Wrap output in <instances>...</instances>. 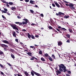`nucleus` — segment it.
<instances>
[{"mask_svg":"<svg viewBox=\"0 0 76 76\" xmlns=\"http://www.w3.org/2000/svg\"><path fill=\"white\" fill-rule=\"evenodd\" d=\"M27 23H28V22H27V21H23L22 22H15V23L16 24H18L19 26H21L22 25H26L27 24Z\"/></svg>","mask_w":76,"mask_h":76,"instance_id":"f257e3e1","label":"nucleus"},{"mask_svg":"<svg viewBox=\"0 0 76 76\" xmlns=\"http://www.w3.org/2000/svg\"><path fill=\"white\" fill-rule=\"evenodd\" d=\"M10 26H11V27L13 29H15V30H16L17 31H19V29H18V28L17 27V26H16V24H10Z\"/></svg>","mask_w":76,"mask_h":76,"instance_id":"f03ea898","label":"nucleus"},{"mask_svg":"<svg viewBox=\"0 0 76 76\" xmlns=\"http://www.w3.org/2000/svg\"><path fill=\"white\" fill-rule=\"evenodd\" d=\"M31 75H32L33 76H34V74H35V75L37 76H41V75L37 72H35V71H31Z\"/></svg>","mask_w":76,"mask_h":76,"instance_id":"7ed1b4c3","label":"nucleus"},{"mask_svg":"<svg viewBox=\"0 0 76 76\" xmlns=\"http://www.w3.org/2000/svg\"><path fill=\"white\" fill-rule=\"evenodd\" d=\"M60 67H62V69L64 70V72H67V69H66V66H64V65L61 64Z\"/></svg>","mask_w":76,"mask_h":76,"instance_id":"20e7f679","label":"nucleus"},{"mask_svg":"<svg viewBox=\"0 0 76 76\" xmlns=\"http://www.w3.org/2000/svg\"><path fill=\"white\" fill-rule=\"evenodd\" d=\"M2 41L3 42H4V43H5V44H9V45H10V43H9L8 42V41L6 40H2Z\"/></svg>","mask_w":76,"mask_h":76,"instance_id":"39448f33","label":"nucleus"},{"mask_svg":"<svg viewBox=\"0 0 76 76\" xmlns=\"http://www.w3.org/2000/svg\"><path fill=\"white\" fill-rule=\"evenodd\" d=\"M62 44H63V43L61 41H59L58 43V46H60Z\"/></svg>","mask_w":76,"mask_h":76,"instance_id":"423d86ee","label":"nucleus"},{"mask_svg":"<svg viewBox=\"0 0 76 76\" xmlns=\"http://www.w3.org/2000/svg\"><path fill=\"white\" fill-rule=\"evenodd\" d=\"M34 59H36V60H38V59H37V58L35 57L34 56H32L31 58L30 59V60H34Z\"/></svg>","mask_w":76,"mask_h":76,"instance_id":"0eeeda50","label":"nucleus"},{"mask_svg":"<svg viewBox=\"0 0 76 76\" xmlns=\"http://www.w3.org/2000/svg\"><path fill=\"white\" fill-rule=\"evenodd\" d=\"M59 66L60 67V68L59 69V71H60V72H63V69H61V68H62V67H60V66H61V64Z\"/></svg>","mask_w":76,"mask_h":76,"instance_id":"6e6552de","label":"nucleus"},{"mask_svg":"<svg viewBox=\"0 0 76 76\" xmlns=\"http://www.w3.org/2000/svg\"><path fill=\"white\" fill-rule=\"evenodd\" d=\"M12 34H13V36L15 38H17L16 37V32L15 31H14Z\"/></svg>","mask_w":76,"mask_h":76,"instance_id":"1a4fd4ad","label":"nucleus"},{"mask_svg":"<svg viewBox=\"0 0 76 76\" xmlns=\"http://www.w3.org/2000/svg\"><path fill=\"white\" fill-rule=\"evenodd\" d=\"M24 74L26 76H30V75H29V74L27 72H25Z\"/></svg>","mask_w":76,"mask_h":76,"instance_id":"9d476101","label":"nucleus"},{"mask_svg":"<svg viewBox=\"0 0 76 76\" xmlns=\"http://www.w3.org/2000/svg\"><path fill=\"white\" fill-rule=\"evenodd\" d=\"M11 56L12 58H13V59H15V55H14L13 54L11 53Z\"/></svg>","mask_w":76,"mask_h":76,"instance_id":"9b49d317","label":"nucleus"},{"mask_svg":"<svg viewBox=\"0 0 76 76\" xmlns=\"http://www.w3.org/2000/svg\"><path fill=\"white\" fill-rule=\"evenodd\" d=\"M48 58L50 61H53V60L52 59V58H51L50 56H48Z\"/></svg>","mask_w":76,"mask_h":76,"instance_id":"f8f14e48","label":"nucleus"},{"mask_svg":"<svg viewBox=\"0 0 76 76\" xmlns=\"http://www.w3.org/2000/svg\"><path fill=\"white\" fill-rule=\"evenodd\" d=\"M52 31H53V32H54V31L55 32H56V33H57V34H58V32H57V31H56V30L53 28V29H52Z\"/></svg>","mask_w":76,"mask_h":76,"instance_id":"ddd939ff","label":"nucleus"},{"mask_svg":"<svg viewBox=\"0 0 76 76\" xmlns=\"http://www.w3.org/2000/svg\"><path fill=\"white\" fill-rule=\"evenodd\" d=\"M68 30H69L70 33H73V31L72 30V29L69 28L68 29Z\"/></svg>","mask_w":76,"mask_h":76,"instance_id":"4468645a","label":"nucleus"},{"mask_svg":"<svg viewBox=\"0 0 76 76\" xmlns=\"http://www.w3.org/2000/svg\"><path fill=\"white\" fill-rule=\"evenodd\" d=\"M27 54H28V55L29 56H32V54L30 52H28L27 53Z\"/></svg>","mask_w":76,"mask_h":76,"instance_id":"2eb2a0df","label":"nucleus"},{"mask_svg":"<svg viewBox=\"0 0 76 76\" xmlns=\"http://www.w3.org/2000/svg\"><path fill=\"white\" fill-rule=\"evenodd\" d=\"M34 3H35V1H33L32 0H30V3H31V4H34Z\"/></svg>","mask_w":76,"mask_h":76,"instance_id":"dca6fc26","label":"nucleus"},{"mask_svg":"<svg viewBox=\"0 0 76 76\" xmlns=\"http://www.w3.org/2000/svg\"><path fill=\"white\" fill-rule=\"evenodd\" d=\"M58 14L59 15H64V13H62L61 12H58Z\"/></svg>","mask_w":76,"mask_h":76,"instance_id":"f3484780","label":"nucleus"},{"mask_svg":"<svg viewBox=\"0 0 76 76\" xmlns=\"http://www.w3.org/2000/svg\"><path fill=\"white\" fill-rule=\"evenodd\" d=\"M28 38H31V35H30V34H29V33H28Z\"/></svg>","mask_w":76,"mask_h":76,"instance_id":"a211bd4d","label":"nucleus"},{"mask_svg":"<svg viewBox=\"0 0 76 76\" xmlns=\"http://www.w3.org/2000/svg\"><path fill=\"white\" fill-rule=\"evenodd\" d=\"M69 18V15H65L64 16V18L65 19H67V18Z\"/></svg>","mask_w":76,"mask_h":76,"instance_id":"6ab92c4d","label":"nucleus"},{"mask_svg":"<svg viewBox=\"0 0 76 76\" xmlns=\"http://www.w3.org/2000/svg\"><path fill=\"white\" fill-rule=\"evenodd\" d=\"M1 0L2 2L3 3H7V2H6V1H5L4 0Z\"/></svg>","mask_w":76,"mask_h":76,"instance_id":"aec40b11","label":"nucleus"},{"mask_svg":"<svg viewBox=\"0 0 76 76\" xmlns=\"http://www.w3.org/2000/svg\"><path fill=\"white\" fill-rule=\"evenodd\" d=\"M45 57H49V55H48V53H45Z\"/></svg>","mask_w":76,"mask_h":76,"instance_id":"412c9836","label":"nucleus"},{"mask_svg":"<svg viewBox=\"0 0 76 76\" xmlns=\"http://www.w3.org/2000/svg\"><path fill=\"white\" fill-rule=\"evenodd\" d=\"M3 55H4V53L1 51H0V55H1V56H3Z\"/></svg>","mask_w":76,"mask_h":76,"instance_id":"4be33fe9","label":"nucleus"},{"mask_svg":"<svg viewBox=\"0 0 76 76\" xmlns=\"http://www.w3.org/2000/svg\"><path fill=\"white\" fill-rule=\"evenodd\" d=\"M41 60H42V61H45V60L44 59V58H41Z\"/></svg>","mask_w":76,"mask_h":76,"instance_id":"5701e85b","label":"nucleus"},{"mask_svg":"<svg viewBox=\"0 0 76 76\" xmlns=\"http://www.w3.org/2000/svg\"><path fill=\"white\" fill-rule=\"evenodd\" d=\"M69 7H71L72 6H74V5H73V4H72V3H70L69 4Z\"/></svg>","mask_w":76,"mask_h":76,"instance_id":"b1692460","label":"nucleus"},{"mask_svg":"<svg viewBox=\"0 0 76 76\" xmlns=\"http://www.w3.org/2000/svg\"><path fill=\"white\" fill-rule=\"evenodd\" d=\"M66 37L68 38H70V34H67L66 35Z\"/></svg>","mask_w":76,"mask_h":76,"instance_id":"393cba45","label":"nucleus"},{"mask_svg":"<svg viewBox=\"0 0 76 76\" xmlns=\"http://www.w3.org/2000/svg\"><path fill=\"white\" fill-rule=\"evenodd\" d=\"M56 72H57V73H58V74H61V71L58 70H57V71H56Z\"/></svg>","mask_w":76,"mask_h":76,"instance_id":"a878e982","label":"nucleus"},{"mask_svg":"<svg viewBox=\"0 0 76 76\" xmlns=\"http://www.w3.org/2000/svg\"><path fill=\"white\" fill-rule=\"evenodd\" d=\"M23 20H25V21H27V22H29V21L27 19H26V18L23 19Z\"/></svg>","mask_w":76,"mask_h":76,"instance_id":"bb28decb","label":"nucleus"},{"mask_svg":"<svg viewBox=\"0 0 76 76\" xmlns=\"http://www.w3.org/2000/svg\"><path fill=\"white\" fill-rule=\"evenodd\" d=\"M11 9L12 10H13L14 9H16V7H12L11 8Z\"/></svg>","mask_w":76,"mask_h":76,"instance_id":"cd10ccee","label":"nucleus"},{"mask_svg":"<svg viewBox=\"0 0 76 76\" xmlns=\"http://www.w3.org/2000/svg\"><path fill=\"white\" fill-rule=\"evenodd\" d=\"M48 28L50 29H53V27H52L51 26H49L48 27Z\"/></svg>","mask_w":76,"mask_h":76,"instance_id":"c85d7f7f","label":"nucleus"},{"mask_svg":"<svg viewBox=\"0 0 76 76\" xmlns=\"http://www.w3.org/2000/svg\"><path fill=\"white\" fill-rule=\"evenodd\" d=\"M61 30H63V31H67V29H66L65 28H61Z\"/></svg>","mask_w":76,"mask_h":76,"instance_id":"c756f323","label":"nucleus"},{"mask_svg":"<svg viewBox=\"0 0 76 76\" xmlns=\"http://www.w3.org/2000/svg\"><path fill=\"white\" fill-rule=\"evenodd\" d=\"M52 58H53L54 59H55L56 58V56H54V55H52Z\"/></svg>","mask_w":76,"mask_h":76,"instance_id":"7c9ffc66","label":"nucleus"},{"mask_svg":"<svg viewBox=\"0 0 76 76\" xmlns=\"http://www.w3.org/2000/svg\"><path fill=\"white\" fill-rule=\"evenodd\" d=\"M9 4H10V5H13V3L10 2H9Z\"/></svg>","mask_w":76,"mask_h":76,"instance_id":"2f4dec72","label":"nucleus"},{"mask_svg":"<svg viewBox=\"0 0 76 76\" xmlns=\"http://www.w3.org/2000/svg\"><path fill=\"white\" fill-rule=\"evenodd\" d=\"M56 6H57L58 7H60V5H59L57 3L56 5Z\"/></svg>","mask_w":76,"mask_h":76,"instance_id":"473e14b6","label":"nucleus"},{"mask_svg":"<svg viewBox=\"0 0 76 76\" xmlns=\"http://www.w3.org/2000/svg\"><path fill=\"white\" fill-rule=\"evenodd\" d=\"M39 54H42V51H41V50L39 51Z\"/></svg>","mask_w":76,"mask_h":76,"instance_id":"72a5a7b5","label":"nucleus"},{"mask_svg":"<svg viewBox=\"0 0 76 76\" xmlns=\"http://www.w3.org/2000/svg\"><path fill=\"white\" fill-rule=\"evenodd\" d=\"M30 12H31V13H34V11L32 10H30Z\"/></svg>","mask_w":76,"mask_h":76,"instance_id":"f704fd0d","label":"nucleus"},{"mask_svg":"<svg viewBox=\"0 0 76 76\" xmlns=\"http://www.w3.org/2000/svg\"><path fill=\"white\" fill-rule=\"evenodd\" d=\"M7 13V14L8 15H9V16H10V14L9 12H6V13Z\"/></svg>","mask_w":76,"mask_h":76,"instance_id":"c9c22d12","label":"nucleus"},{"mask_svg":"<svg viewBox=\"0 0 76 76\" xmlns=\"http://www.w3.org/2000/svg\"><path fill=\"white\" fill-rule=\"evenodd\" d=\"M2 17L3 18V19H6V18L5 17H4V16L3 15H2Z\"/></svg>","mask_w":76,"mask_h":76,"instance_id":"e433bc0d","label":"nucleus"},{"mask_svg":"<svg viewBox=\"0 0 76 76\" xmlns=\"http://www.w3.org/2000/svg\"><path fill=\"white\" fill-rule=\"evenodd\" d=\"M1 12H3L4 13H6V12L3 10H1Z\"/></svg>","mask_w":76,"mask_h":76,"instance_id":"4c0bfd02","label":"nucleus"},{"mask_svg":"<svg viewBox=\"0 0 76 76\" xmlns=\"http://www.w3.org/2000/svg\"><path fill=\"white\" fill-rule=\"evenodd\" d=\"M4 9L5 12H7V9L6 8H4Z\"/></svg>","mask_w":76,"mask_h":76,"instance_id":"58836bf2","label":"nucleus"},{"mask_svg":"<svg viewBox=\"0 0 76 76\" xmlns=\"http://www.w3.org/2000/svg\"><path fill=\"white\" fill-rule=\"evenodd\" d=\"M31 38H32V39H34V38H35V37H34V35H32Z\"/></svg>","mask_w":76,"mask_h":76,"instance_id":"ea45409f","label":"nucleus"},{"mask_svg":"<svg viewBox=\"0 0 76 76\" xmlns=\"http://www.w3.org/2000/svg\"><path fill=\"white\" fill-rule=\"evenodd\" d=\"M67 72L69 73V74H71V71L70 70L67 71Z\"/></svg>","mask_w":76,"mask_h":76,"instance_id":"a19ab883","label":"nucleus"},{"mask_svg":"<svg viewBox=\"0 0 76 76\" xmlns=\"http://www.w3.org/2000/svg\"><path fill=\"white\" fill-rule=\"evenodd\" d=\"M7 64H8V66H10L11 67H12V66L10 64V63H7Z\"/></svg>","mask_w":76,"mask_h":76,"instance_id":"79ce46f5","label":"nucleus"},{"mask_svg":"<svg viewBox=\"0 0 76 76\" xmlns=\"http://www.w3.org/2000/svg\"><path fill=\"white\" fill-rule=\"evenodd\" d=\"M1 46H2V47H4V46L5 45L4 44H2L1 45Z\"/></svg>","mask_w":76,"mask_h":76,"instance_id":"37998d69","label":"nucleus"},{"mask_svg":"<svg viewBox=\"0 0 76 76\" xmlns=\"http://www.w3.org/2000/svg\"><path fill=\"white\" fill-rule=\"evenodd\" d=\"M0 66L1 67H2V68H4V66H3V65L1 64H0Z\"/></svg>","mask_w":76,"mask_h":76,"instance_id":"c03bdc74","label":"nucleus"},{"mask_svg":"<svg viewBox=\"0 0 76 76\" xmlns=\"http://www.w3.org/2000/svg\"><path fill=\"white\" fill-rule=\"evenodd\" d=\"M35 37L36 38H38L39 37V35H35Z\"/></svg>","mask_w":76,"mask_h":76,"instance_id":"a18cd8bd","label":"nucleus"},{"mask_svg":"<svg viewBox=\"0 0 76 76\" xmlns=\"http://www.w3.org/2000/svg\"><path fill=\"white\" fill-rule=\"evenodd\" d=\"M66 42H68V43H70V40L68 39L66 41Z\"/></svg>","mask_w":76,"mask_h":76,"instance_id":"49530a36","label":"nucleus"},{"mask_svg":"<svg viewBox=\"0 0 76 76\" xmlns=\"http://www.w3.org/2000/svg\"><path fill=\"white\" fill-rule=\"evenodd\" d=\"M22 31H23V32H26V30L25 29H23L22 30Z\"/></svg>","mask_w":76,"mask_h":76,"instance_id":"de8ad7c7","label":"nucleus"},{"mask_svg":"<svg viewBox=\"0 0 76 76\" xmlns=\"http://www.w3.org/2000/svg\"><path fill=\"white\" fill-rule=\"evenodd\" d=\"M15 41L17 42H18V39H15Z\"/></svg>","mask_w":76,"mask_h":76,"instance_id":"09e8293b","label":"nucleus"},{"mask_svg":"<svg viewBox=\"0 0 76 76\" xmlns=\"http://www.w3.org/2000/svg\"><path fill=\"white\" fill-rule=\"evenodd\" d=\"M52 5L53 7H56V5L54 3L52 4Z\"/></svg>","mask_w":76,"mask_h":76,"instance_id":"8fccbe9b","label":"nucleus"},{"mask_svg":"<svg viewBox=\"0 0 76 76\" xmlns=\"http://www.w3.org/2000/svg\"><path fill=\"white\" fill-rule=\"evenodd\" d=\"M5 48H8V46L6 45H5V46L4 47Z\"/></svg>","mask_w":76,"mask_h":76,"instance_id":"3c124183","label":"nucleus"},{"mask_svg":"<svg viewBox=\"0 0 76 76\" xmlns=\"http://www.w3.org/2000/svg\"><path fill=\"white\" fill-rule=\"evenodd\" d=\"M40 15L42 17H44V15H43V14H41Z\"/></svg>","mask_w":76,"mask_h":76,"instance_id":"603ef678","label":"nucleus"},{"mask_svg":"<svg viewBox=\"0 0 76 76\" xmlns=\"http://www.w3.org/2000/svg\"><path fill=\"white\" fill-rule=\"evenodd\" d=\"M30 48H34V46H30Z\"/></svg>","mask_w":76,"mask_h":76,"instance_id":"864d4df0","label":"nucleus"},{"mask_svg":"<svg viewBox=\"0 0 76 76\" xmlns=\"http://www.w3.org/2000/svg\"><path fill=\"white\" fill-rule=\"evenodd\" d=\"M14 50L12 49H11L10 50V51L11 52H13Z\"/></svg>","mask_w":76,"mask_h":76,"instance_id":"5fc2aeb1","label":"nucleus"},{"mask_svg":"<svg viewBox=\"0 0 76 76\" xmlns=\"http://www.w3.org/2000/svg\"><path fill=\"white\" fill-rule=\"evenodd\" d=\"M54 4H56V5L57 4V2L56 1H54Z\"/></svg>","mask_w":76,"mask_h":76,"instance_id":"6e6d98bb","label":"nucleus"},{"mask_svg":"<svg viewBox=\"0 0 76 76\" xmlns=\"http://www.w3.org/2000/svg\"><path fill=\"white\" fill-rule=\"evenodd\" d=\"M1 74L2 75H4V73L3 72H1Z\"/></svg>","mask_w":76,"mask_h":76,"instance_id":"4d7b16f0","label":"nucleus"},{"mask_svg":"<svg viewBox=\"0 0 76 76\" xmlns=\"http://www.w3.org/2000/svg\"><path fill=\"white\" fill-rule=\"evenodd\" d=\"M62 31H62V30H60V31H59V33H62Z\"/></svg>","mask_w":76,"mask_h":76,"instance_id":"13d9d810","label":"nucleus"},{"mask_svg":"<svg viewBox=\"0 0 76 76\" xmlns=\"http://www.w3.org/2000/svg\"><path fill=\"white\" fill-rule=\"evenodd\" d=\"M2 69H5V70H7V68L6 67H4Z\"/></svg>","mask_w":76,"mask_h":76,"instance_id":"bf43d9fd","label":"nucleus"},{"mask_svg":"<svg viewBox=\"0 0 76 76\" xmlns=\"http://www.w3.org/2000/svg\"><path fill=\"white\" fill-rule=\"evenodd\" d=\"M7 7H10V5L8 4H7Z\"/></svg>","mask_w":76,"mask_h":76,"instance_id":"052dcab7","label":"nucleus"},{"mask_svg":"<svg viewBox=\"0 0 76 76\" xmlns=\"http://www.w3.org/2000/svg\"><path fill=\"white\" fill-rule=\"evenodd\" d=\"M17 18H18V19H21V17H20L19 16H17Z\"/></svg>","mask_w":76,"mask_h":76,"instance_id":"680f3d73","label":"nucleus"},{"mask_svg":"<svg viewBox=\"0 0 76 76\" xmlns=\"http://www.w3.org/2000/svg\"><path fill=\"white\" fill-rule=\"evenodd\" d=\"M4 50H5V51H7V49L5 48H4Z\"/></svg>","mask_w":76,"mask_h":76,"instance_id":"e2e57ef3","label":"nucleus"},{"mask_svg":"<svg viewBox=\"0 0 76 76\" xmlns=\"http://www.w3.org/2000/svg\"><path fill=\"white\" fill-rule=\"evenodd\" d=\"M31 26H34V25H35L34 23H32L31 24Z\"/></svg>","mask_w":76,"mask_h":76,"instance_id":"0e129e2a","label":"nucleus"},{"mask_svg":"<svg viewBox=\"0 0 76 76\" xmlns=\"http://www.w3.org/2000/svg\"><path fill=\"white\" fill-rule=\"evenodd\" d=\"M26 2H29V0H25Z\"/></svg>","mask_w":76,"mask_h":76,"instance_id":"69168bd1","label":"nucleus"},{"mask_svg":"<svg viewBox=\"0 0 76 76\" xmlns=\"http://www.w3.org/2000/svg\"><path fill=\"white\" fill-rule=\"evenodd\" d=\"M66 76H70V75H69V74H66Z\"/></svg>","mask_w":76,"mask_h":76,"instance_id":"338daca9","label":"nucleus"},{"mask_svg":"<svg viewBox=\"0 0 76 76\" xmlns=\"http://www.w3.org/2000/svg\"><path fill=\"white\" fill-rule=\"evenodd\" d=\"M18 76H23L22 75H20L19 74H18Z\"/></svg>","mask_w":76,"mask_h":76,"instance_id":"774afa93","label":"nucleus"}]
</instances>
